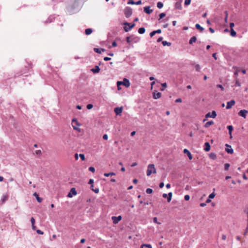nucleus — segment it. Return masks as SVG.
<instances>
[{"label": "nucleus", "instance_id": "obj_1", "mask_svg": "<svg viewBox=\"0 0 248 248\" xmlns=\"http://www.w3.org/2000/svg\"><path fill=\"white\" fill-rule=\"evenodd\" d=\"M156 169L154 164H149L148 166V169L146 171L147 176H150L152 173H156Z\"/></svg>", "mask_w": 248, "mask_h": 248}, {"label": "nucleus", "instance_id": "obj_2", "mask_svg": "<svg viewBox=\"0 0 248 248\" xmlns=\"http://www.w3.org/2000/svg\"><path fill=\"white\" fill-rule=\"evenodd\" d=\"M217 116L216 112L214 110L212 111L211 113L208 112L205 115V117L215 118Z\"/></svg>", "mask_w": 248, "mask_h": 248}, {"label": "nucleus", "instance_id": "obj_3", "mask_svg": "<svg viewBox=\"0 0 248 248\" xmlns=\"http://www.w3.org/2000/svg\"><path fill=\"white\" fill-rule=\"evenodd\" d=\"M77 194V192L75 188H72L69 192V193L68 194L67 197L69 198H72L73 195H76Z\"/></svg>", "mask_w": 248, "mask_h": 248}, {"label": "nucleus", "instance_id": "obj_4", "mask_svg": "<svg viewBox=\"0 0 248 248\" xmlns=\"http://www.w3.org/2000/svg\"><path fill=\"white\" fill-rule=\"evenodd\" d=\"M125 25H127L128 26V27H124V30L125 31H129L130 30H131L134 26H135V24H130L129 23H125L124 24Z\"/></svg>", "mask_w": 248, "mask_h": 248}, {"label": "nucleus", "instance_id": "obj_5", "mask_svg": "<svg viewBox=\"0 0 248 248\" xmlns=\"http://www.w3.org/2000/svg\"><path fill=\"white\" fill-rule=\"evenodd\" d=\"M248 113V111L245 109L241 110L239 113L238 115L240 116H241L244 118H246L247 114Z\"/></svg>", "mask_w": 248, "mask_h": 248}, {"label": "nucleus", "instance_id": "obj_6", "mask_svg": "<svg viewBox=\"0 0 248 248\" xmlns=\"http://www.w3.org/2000/svg\"><path fill=\"white\" fill-rule=\"evenodd\" d=\"M122 219V217L121 216H119L118 217L113 216L112 217V220H113V223L114 224H117L119 221H120Z\"/></svg>", "mask_w": 248, "mask_h": 248}, {"label": "nucleus", "instance_id": "obj_7", "mask_svg": "<svg viewBox=\"0 0 248 248\" xmlns=\"http://www.w3.org/2000/svg\"><path fill=\"white\" fill-rule=\"evenodd\" d=\"M225 146H226V148H225V151L226 152H227L228 154H232L233 153V150L231 146L229 145L228 144H226Z\"/></svg>", "mask_w": 248, "mask_h": 248}, {"label": "nucleus", "instance_id": "obj_8", "mask_svg": "<svg viewBox=\"0 0 248 248\" xmlns=\"http://www.w3.org/2000/svg\"><path fill=\"white\" fill-rule=\"evenodd\" d=\"M235 102L234 100H232L227 103L226 108L230 109L234 105Z\"/></svg>", "mask_w": 248, "mask_h": 248}, {"label": "nucleus", "instance_id": "obj_9", "mask_svg": "<svg viewBox=\"0 0 248 248\" xmlns=\"http://www.w3.org/2000/svg\"><path fill=\"white\" fill-rule=\"evenodd\" d=\"M161 96V93L159 92H157L156 91H155L153 92V97L155 99H157L160 98Z\"/></svg>", "mask_w": 248, "mask_h": 248}, {"label": "nucleus", "instance_id": "obj_10", "mask_svg": "<svg viewBox=\"0 0 248 248\" xmlns=\"http://www.w3.org/2000/svg\"><path fill=\"white\" fill-rule=\"evenodd\" d=\"M123 107H117L114 108V112L117 115H120L123 111Z\"/></svg>", "mask_w": 248, "mask_h": 248}, {"label": "nucleus", "instance_id": "obj_11", "mask_svg": "<svg viewBox=\"0 0 248 248\" xmlns=\"http://www.w3.org/2000/svg\"><path fill=\"white\" fill-rule=\"evenodd\" d=\"M123 85L124 86L126 87H129L130 85V82L129 80H128L127 78H124L123 79Z\"/></svg>", "mask_w": 248, "mask_h": 248}, {"label": "nucleus", "instance_id": "obj_12", "mask_svg": "<svg viewBox=\"0 0 248 248\" xmlns=\"http://www.w3.org/2000/svg\"><path fill=\"white\" fill-rule=\"evenodd\" d=\"M184 153L187 155L190 160H191L192 159L193 156L190 152L187 149H185L184 150Z\"/></svg>", "mask_w": 248, "mask_h": 248}, {"label": "nucleus", "instance_id": "obj_13", "mask_svg": "<svg viewBox=\"0 0 248 248\" xmlns=\"http://www.w3.org/2000/svg\"><path fill=\"white\" fill-rule=\"evenodd\" d=\"M8 197H9V195L7 193L4 194L2 195V197L1 198L2 203H4V202H5L8 200Z\"/></svg>", "mask_w": 248, "mask_h": 248}, {"label": "nucleus", "instance_id": "obj_14", "mask_svg": "<svg viewBox=\"0 0 248 248\" xmlns=\"http://www.w3.org/2000/svg\"><path fill=\"white\" fill-rule=\"evenodd\" d=\"M150 6H146L144 8V12L148 14H150L152 12L153 10H151Z\"/></svg>", "mask_w": 248, "mask_h": 248}, {"label": "nucleus", "instance_id": "obj_15", "mask_svg": "<svg viewBox=\"0 0 248 248\" xmlns=\"http://www.w3.org/2000/svg\"><path fill=\"white\" fill-rule=\"evenodd\" d=\"M227 129L229 130V134L230 135V138H232V132L233 130V126L232 125H228L227 126Z\"/></svg>", "mask_w": 248, "mask_h": 248}, {"label": "nucleus", "instance_id": "obj_16", "mask_svg": "<svg viewBox=\"0 0 248 248\" xmlns=\"http://www.w3.org/2000/svg\"><path fill=\"white\" fill-rule=\"evenodd\" d=\"M100 68L98 66L96 65L94 68L92 69L91 71L94 73H98L100 71Z\"/></svg>", "mask_w": 248, "mask_h": 248}, {"label": "nucleus", "instance_id": "obj_17", "mask_svg": "<svg viewBox=\"0 0 248 248\" xmlns=\"http://www.w3.org/2000/svg\"><path fill=\"white\" fill-rule=\"evenodd\" d=\"M204 145H205L204 150L206 152H208L210 150V145L209 143L208 142H206L205 143Z\"/></svg>", "mask_w": 248, "mask_h": 248}, {"label": "nucleus", "instance_id": "obj_18", "mask_svg": "<svg viewBox=\"0 0 248 248\" xmlns=\"http://www.w3.org/2000/svg\"><path fill=\"white\" fill-rule=\"evenodd\" d=\"M94 51L97 53L100 54L102 52H104L105 51V50L103 48H94L93 49Z\"/></svg>", "mask_w": 248, "mask_h": 248}, {"label": "nucleus", "instance_id": "obj_19", "mask_svg": "<svg viewBox=\"0 0 248 248\" xmlns=\"http://www.w3.org/2000/svg\"><path fill=\"white\" fill-rule=\"evenodd\" d=\"M214 124V122L213 121H209L204 124V127L207 128L209 127L210 125L213 124Z\"/></svg>", "mask_w": 248, "mask_h": 248}, {"label": "nucleus", "instance_id": "obj_20", "mask_svg": "<svg viewBox=\"0 0 248 248\" xmlns=\"http://www.w3.org/2000/svg\"><path fill=\"white\" fill-rule=\"evenodd\" d=\"M197 40V38L196 36H193L191 37L189 40V44H192L193 43L196 42Z\"/></svg>", "mask_w": 248, "mask_h": 248}, {"label": "nucleus", "instance_id": "obj_21", "mask_svg": "<svg viewBox=\"0 0 248 248\" xmlns=\"http://www.w3.org/2000/svg\"><path fill=\"white\" fill-rule=\"evenodd\" d=\"M209 157L213 160H215L217 158V155L214 153H211L209 154Z\"/></svg>", "mask_w": 248, "mask_h": 248}, {"label": "nucleus", "instance_id": "obj_22", "mask_svg": "<svg viewBox=\"0 0 248 248\" xmlns=\"http://www.w3.org/2000/svg\"><path fill=\"white\" fill-rule=\"evenodd\" d=\"M175 8L177 9H181L182 8V6L180 2H177L175 4Z\"/></svg>", "mask_w": 248, "mask_h": 248}, {"label": "nucleus", "instance_id": "obj_23", "mask_svg": "<svg viewBox=\"0 0 248 248\" xmlns=\"http://www.w3.org/2000/svg\"><path fill=\"white\" fill-rule=\"evenodd\" d=\"M195 27L197 29L199 30L201 32H202L204 30V29L202 27H201L200 25L199 24H196L195 25Z\"/></svg>", "mask_w": 248, "mask_h": 248}, {"label": "nucleus", "instance_id": "obj_24", "mask_svg": "<svg viewBox=\"0 0 248 248\" xmlns=\"http://www.w3.org/2000/svg\"><path fill=\"white\" fill-rule=\"evenodd\" d=\"M33 195L36 197V200L39 202H42V199L39 197L38 195L36 193H34Z\"/></svg>", "mask_w": 248, "mask_h": 248}, {"label": "nucleus", "instance_id": "obj_25", "mask_svg": "<svg viewBox=\"0 0 248 248\" xmlns=\"http://www.w3.org/2000/svg\"><path fill=\"white\" fill-rule=\"evenodd\" d=\"M93 31L91 29L89 28L85 30V34L86 35H90L92 33Z\"/></svg>", "mask_w": 248, "mask_h": 248}, {"label": "nucleus", "instance_id": "obj_26", "mask_svg": "<svg viewBox=\"0 0 248 248\" xmlns=\"http://www.w3.org/2000/svg\"><path fill=\"white\" fill-rule=\"evenodd\" d=\"M145 29L144 28H143V27L140 28L138 30V32L140 34H143L145 32Z\"/></svg>", "mask_w": 248, "mask_h": 248}, {"label": "nucleus", "instance_id": "obj_27", "mask_svg": "<svg viewBox=\"0 0 248 248\" xmlns=\"http://www.w3.org/2000/svg\"><path fill=\"white\" fill-rule=\"evenodd\" d=\"M144 247L148 248H152V247L150 244H142L140 246V248H143Z\"/></svg>", "mask_w": 248, "mask_h": 248}, {"label": "nucleus", "instance_id": "obj_28", "mask_svg": "<svg viewBox=\"0 0 248 248\" xmlns=\"http://www.w3.org/2000/svg\"><path fill=\"white\" fill-rule=\"evenodd\" d=\"M236 35V32L235 31H234L233 29L231 30V35L232 37L235 36Z\"/></svg>", "mask_w": 248, "mask_h": 248}, {"label": "nucleus", "instance_id": "obj_29", "mask_svg": "<svg viewBox=\"0 0 248 248\" xmlns=\"http://www.w3.org/2000/svg\"><path fill=\"white\" fill-rule=\"evenodd\" d=\"M125 16L126 17H128L132 14V11L130 10H128L127 12L125 13Z\"/></svg>", "mask_w": 248, "mask_h": 248}, {"label": "nucleus", "instance_id": "obj_30", "mask_svg": "<svg viewBox=\"0 0 248 248\" xmlns=\"http://www.w3.org/2000/svg\"><path fill=\"white\" fill-rule=\"evenodd\" d=\"M163 4L161 2H158L157 3V7L159 8V9H161L163 7Z\"/></svg>", "mask_w": 248, "mask_h": 248}, {"label": "nucleus", "instance_id": "obj_31", "mask_svg": "<svg viewBox=\"0 0 248 248\" xmlns=\"http://www.w3.org/2000/svg\"><path fill=\"white\" fill-rule=\"evenodd\" d=\"M195 68L197 71L199 72L201 70L200 65L198 64H196L195 66Z\"/></svg>", "mask_w": 248, "mask_h": 248}, {"label": "nucleus", "instance_id": "obj_32", "mask_svg": "<svg viewBox=\"0 0 248 248\" xmlns=\"http://www.w3.org/2000/svg\"><path fill=\"white\" fill-rule=\"evenodd\" d=\"M162 45L164 46H165L166 45L168 46H170L171 45V43H170V42H168L166 41H163L162 42Z\"/></svg>", "mask_w": 248, "mask_h": 248}, {"label": "nucleus", "instance_id": "obj_33", "mask_svg": "<svg viewBox=\"0 0 248 248\" xmlns=\"http://www.w3.org/2000/svg\"><path fill=\"white\" fill-rule=\"evenodd\" d=\"M79 156L82 161H84L85 160V157L84 154H80Z\"/></svg>", "mask_w": 248, "mask_h": 248}, {"label": "nucleus", "instance_id": "obj_34", "mask_svg": "<svg viewBox=\"0 0 248 248\" xmlns=\"http://www.w3.org/2000/svg\"><path fill=\"white\" fill-rule=\"evenodd\" d=\"M229 167H230V164L229 163L225 164V165H224V168H225V170H228Z\"/></svg>", "mask_w": 248, "mask_h": 248}, {"label": "nucleus", "instance_id": "obj_35", "mask_svg": "<svg viewBox=\"0 0 248 248\" xmlns=\"http://www.w3.org/2000/svg\"><path fill=\"white\" fill-rule=\"evenodd\" d=\"M216 194L213 192L211 194H210L208 197L209 199H213L215 197Z\"/></svg>", "mask_w": 248, "mask_h": 248}, {"label": "nucleus", "instance_id": "obj_36", "mask_svg": "<svg viewBox=\"0 0 248 248\" xmlns=\"http://www.w3.org/2000/svg\"><path fill=\"white\" fill-rule=\"evenodd\" d=\"M146 192L148 194H151L153 192V190L151 188H148L146 189Z\"/></svg>", "mask_w": 248, "mask_h": 248}, {"label": "nucleus", "instance_id": "obj_37", "mask_svg": "<svg viewBox=\"0 0 248 248\" xmlns=\"http://www.w3.org/2000/svg\"><path fill=\"white\" fill-rule=\"evenodd\" d=\"M117 85L118 90H120V85H123V81H118L117 82Z\"/></svg>", "mask_w": 248, "mask_h": 248}, {"label": "nucleus", "instance_id": "obj_38", "mask_svg": "<svg viewBox=\"0 0 248 248\" xmlns=\"http://www.w3.org/2000/svg\"><path fill=\"white\" fill-rule=\"evenodd\" d=\"M153 220H154V222L156 224H160L161 223L159 222H158L157 221V218L156 217H154L153 218Z\"/></svg>", "mask_w": 248, "mask_h": 248}, {"label": "nucleus", "instance_id": "obj_39", "mask_svg": "<svg viewBox=\"0 0 248 248\" xmlns=\"http://www.w3.org/2000/svg\"><path fill=\"white\" fill-rule=\"evenodd\" d=\"M89 171H91V172H92L93 173H94L95 172V169L93 167H89Z\"/></svg>", "mask_w": 248, "mask_h": 248}, {"label": "nucleus", "instance_id": "obj_40", "mask_svg": "<svg viewBox=\"0 0 248 248\" xmlns=\"http://www.w3.org/2000/svg\"><path fill=\"white\" fill-rule=\"evenodd\" d=\"M166 16V14L164 13H161L160 15H159V19H162L163 18V17H164Z\"/></svg>", "mask_w": 248, "mask_h": 248}, {"label": "nucleus", "instance_id": "obj_41", "mask_svg": "<svg viewBox=\"0 0 248 248\" xmlns=\"http://www.w3.org/2000/svg\"><path fill=\"white\" fill-rule=\"evenodd\" d=\"M93 107V105L92 104H89L87 105V108L88 109H90L92 108Z\"/></svg>", "mask_w": 248, "mask_h": 248}, {"label": "nucleus", "instance_id": "obj_42", "mask_svg": "<svg viewBox=\"0 0 248 248\" xmlns=\"http://www.w3.org/2000/svg\"><path fill=\"white\" fill-rule=\"evenodd\" d=\"M191 0H185V4L186 5H188L190 3Z\"/></svg>", "mask_w": 248, "mask_h": 248}, {"label": "nucleus", "instance_id": "obj_43", "mask_svg": "<svg viewBox=\"0 0 248 248\" xmlns=\"http://www.w3.org/2000/svg\"><path fill=\"white\" fill-rule=\"evenodd\" d=\"M225 13L227 14V15H226V16H225V19H224V21H225V22L227 23V18H228V12L227 11H226L225 12Z\"/></svg>", "mask_w": 248, "mask_h": 248}, {"label": "nucleus", "instance_id": "obj_44", "mask_svg": "<svg viewBox=\"0 0 248 248\" xmlns=\"http://www.w3.org/2000/svg\"><path fill=\"white\" fill-rule=\"evenodd\" d=\"M127 3L129 4H135V2L133 0H128Z\"/></svg>", "mask_w": 248, "mask_h": 248}, {"label": "nucleus", "instance_id": "obj_45", "mask_svg": "<svg viewBox=\"0 0 248 248\" xmlns=\"http://www.w3.org/2000/svg\"><path fill=\"white\" fill-rule=\"evenodd\" d=\"M184 198L186 201H188L190 199V197L188 195H186L184 197Z\"/></svg>", "mask_w": 248, "mask_h": 248}, {"label": "nucleus", "instance_id": "obj_46", "mask_svg": "<svg viewBox=\"0 0 248 248\" xmlns=\"http://www.w3.org/2000/svg\"><path fill=\"white\" fill-rule=\"evenodd\" d=\"M217 88H220L221 90V91H223L224 90V87L221 85H220V84L217 85Z\"/></svg>", "mask_w": 248, "mask_h": 248}, {"label": "nucleus", "instance_id": "obj_47", "mask_svg": "<svg viewBox=\"0 0 248 248\" xmlns=\"http://www.w3.org/2000/svg\"><path fill=\"white\" fill-rule=\"evenodd\" d=\"M92 190L95 193H98L99 191V190L98 188H95V189H93V188H92Z\"/></svg>", "mask_w": 248, "mask_h": 248}, {"label": "nucleus", "instance_id": "obj_48", "mask_svg": "<svg viewBox=\"0 0 248 248\" xmlns=\"http://www.w3.org/2000/svg\"><path fill=\"white\" fill-rule=\"evenodd\" d=\"M103 139L105 140H107L108 139V136L107 134H104L103 136Z\"/></svg>", "mask_w": 248, "mask_h": 248}, {"label": "nucleus", "instance_id": "obj_49", "mask_svg": "<svg viewBox=\"0 0 248 248\" xmlns=\"http://www.w3.org/2000/svg\"><path fill=\"white\" fill-rule=\"evenodd\" d=\"M31 225H34V223H35V219L34 218L32 217L31 218Z\"/></svg>", "mask_w": 248, "mask_h": 248}, {"label": "nucleus", "instance_id": "obj_50", "mask_svg": "<svg viewBox=\"0 0 248 248\" xmlns=\"http://www.w3.org/2000/svg\"><path fill=\"white\" fill-rule=\"evenodd\" d=\"M235 86H237L239 87H240L241 86V83L238 80H237L235 82Z\"/></svg>", "mask_w": 248, "mask_h": 248}, {"label": "nucleus", "instance_id": "obj_51", "mask_svg": "<svg viewBox=\"0 0 248 248\" xmlns=\"http://www.w3.org/2000/svg\"><path fill=\"white\" fill-rule=\"evenodd\" d=\"M36 232H37V233L40 234H44V232L42 231H41V230H36Z\"/></svg>", "mask_w": 248, "mask_h": 248}, {"label": "nucleus", "instance_id": "obj_52", "mask_svg": "<svg viewBox=\"0 0 248 248\" xmlns=\"http://www.w3.org/2000/svg\"><path fill=\"white\" fill-rule=\"evenodd\" d=\"M234 26V24L233 23H230V27L231 30V29H233V28Z\"/></svg>", "mask_w": 248, "mask_h": 248}, {"label": "nucleus", "instance_id": "obj_53", "mask_svg": "<svg viewBox=\"0 0 248 248\" xmlns=\"http://www.w3.org/2000/svg\"><path fill=\"white\" fill-rule=\"evenodd\" d=\"M111 58H109V57H105L104 58V60L105 61H109L110 60Z\"/></svg>", "mask_w": 248, "mask_h": 248}, {"label": "nucleus", "instance_id": "obj_54", "mask_svg": "<svg viewBox=\"0 0 248 248\" xmlns=\"http://www.w3.org/2000/svg\"><path fill=\"white\" fill-rule=\"evenodd\" d=\"M112 46L113 47H116L117 46V44L115 41L112 42Z\"/></svg>", "mask_w": 248, "mask_h": 248}, {"label": "nucleus", "instance_id": "obj_55", "mask_svg": "<svg viewBox=\"0 0 248 248\" xmlns=\"http://www.w3.org/2000/svg\"><path fill=\"white\" fill-rule=\"evenodd\" d=\"M182 101V100L181 98H178L175 100L176 103H181Z\"/></svg>", "mask_w": 248, "mask_h": 248}, {"label": "nucleus", "instance_id": "obj_56", "mask_svg": "<svg viewBox=\"0 0 248 248\" xmlns=\"http://www.w3.org/2000/svg\"><path fill=\"white\" fill-rule=\"evenodd\" d=\"M155 31H153L151 32L150 33V36L152 37H153L154 35H155Z\"/></svg>", "mask_w": 248, "mask_h": 248}, {"label": "nucleus", "instance_id": "obj_57", "mask_svg": "<svg viewBox=\"0 0 248 248\" xmlns=\"http://www.w3.org/2000/svg\"><path fill=\"white\" fill-rule=\"evenodd\" d=\"M222 239L223 240H225L226 239V236L225 234H222L221 236Z\"/></svg>", "mask_w": 248, "mask_h": 248}, {"label": "nucleus", "instance_id": "obj_58", "mask_svg": "<svg viewBox=\"0 0 248 248\" xmlns=\"http://www.w3.org/2000/svg\"><path fill=\"white\" fill-rule=\"evenodd\" d=\"M141 3H142L141 1V0H139V1H138L137 2H136L135 4L140 5Z\"/></svg>", "mask_w": 248, "mask_h": 248}, {"label": "nucleus", "instance_id": "obj_59", "mask_svg": "<svg viewBox=\"0 0 248 248\" xmlns=\"http://www.w3.org/2000/svg\"><path fill=\"white\" fill-rule=\"evenodd\" d=\"M155 33H160L161 32V30L160 29H158L156 31H155Z\"/></svg>", "mask_w": 248, "mask_h": 248}, {"label": "nucleus", "instance_id": "obj_60", "mask_svg": "<svg viewBox=\"0 0 248 248\" xmlns=\"http://www.w3.org/2000/svg\"><path fill=\"white\" fill-rule=\"evenodd\" d=\"M164 186V183L163 182L160 183V184H159V187L162 188H163Z\"/></svg>", "mask_w": 248, "mask_h": 248}, {"label": "nucleus", "instance_id": "obj_61", "mask_svg": "<svg viewBox=\"0 0 248 248\" xmlns=\"http://www.w3.org/2000/svg\"><path fill=\"white\" fill-rule=\"evenodd\" d=\"M89 184H91V185L93 184V180L92 179H90Z\"/></svg>", "mask_w": 248, "mask_h": 248}, {"label": "nucleus", "instance_id": "obj_62", "mask_svg": "<svg viewBox=\"0 0 248 248\" xmlns=\"http://www.w3.org/2000/svg\"><path fill=\"white\" fill-rule=\"evenodd\" d=\"M162 40H163V38L162 37H160L159 38H158L157 42H160L162 41Z\"/></svg>", "mask_w": 248, "mask_h": 248}, {"label": "nucleus", "instance_id": "obj_63", "mask_svg": "<svg viewBox=\"0 0 248 248\" xmlns=\"http://www.w3.org/2000/svg\"><path fill=\"white\" fill-rule=\"evenodd\" d=\"M75 159H76V160H78V154H76L75 155Z\"/></svg>", "mask_w": 248, "mask_h": 248}, {"label": "nucleus", "instance_id": "obj_64", "mask_svg": "<svg viewBox=\"0 0 248 248\" xmlns=\"http://www.w3.org/2000/svg\"><path fill=\"white\" fill-rule=\"evenodd\" d=\"M206 205V203H201L200 204V206L201 207H204Z\"/></svg>", "mask_w": 248, "mask_h": 248}]
</instances>
